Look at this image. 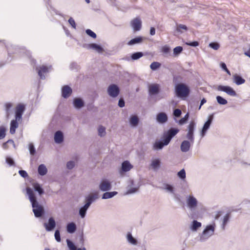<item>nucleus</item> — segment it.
Here are the masks:
<instances>
[{
  "label": "nucleus",
  "instance_id": "obj_60",
  "mask_svg": "<svg viewBox=\"0 0 250 250\" xmlns=\"http://www.w3.org/2000/svg\"><path fill=\"white\" fill-rule=\"evenodd\" d=\"M150 34L152 36L155 34V29L153 27H151L150 29Z\"/></svg>",
  "mask_w": 250,
  "mask_h": 250
},
{
  "label": "nucleus",
  "instance_id": "obj_19",
  "mask_svg": "<svg viewBox=\"0 0 250 250\" xmlns=\"http://www.w3.org/2000/svg\"><path fill=\"white\" fill-rule=\"evenodd\" d=\"M63 136L62 132L60 131H57L55 134L54 140L56 143H61L63 141Z\"/></svg>",
  "mask_w": 250,
  "mask_h": 250
},
{
  "label": "nucleus",
  "instance_id": "obj_42",
  "mask_svg": "<svg viewBox=\"0 0 250 250\" xmlns=\"http://www.w3.org/2000/svg\"><path fill=\"white\" fill-rule=\"evenodd\" d=\"M34 189L37 191L40 194H42L43 193V191L42 189L40 187V185L38 183H36L33 185Z\"/></svg>",
  "mask_w": 250,
  "mask_h": 250
},
{
  "label": "nucleus",
  "instance_id": "obj_58",
  "mask_svg": "<svg viewBox=\"0 0 250 250\" xmlns=\"http://www.w3.org/2000/svg\"><path fill=\"white\" fill-rule=\"evenodd\" d=\"M19 172V174L24 178H25L28 176L27 172L24 170H21Z\"/></svg>",
  "mask_w": 250,
  "mask_h": 250
},
{
  "label": "nucleus",
  "instance_id": "obj_14",
  "mask_svg": "<svg viewBox=\"0 0 250 250\" xmlns=\"http://www.w3.org/2000/svg\"><path fill=\"white\" fill-rule=\"evenodd\" d=\"M214 225L208 226L203 231V235L209 237L214 233Z\"/></svg>",
  "mask_w": 250,
  "mask_h": 250
},
{
  "label": "nucleus",
  "instance_id": "obj_10",
  "mask_svg": "<svg viewBox=\"0 0 250 250\" xmlns=\"http://www.w3.org/2000/svg\"><path fill=\"white\" fill-rule=\"evenodd\" d=\"M55 221L52 217L49 219L48 223H45L44 224V226L46 230L48 231L52 230L55 228Z\"/></svg>",
  "mask_w": 250,
  "mask_h": 250
},
{
  "label": "nucleus",
  "instance_id": "obj_28",
  "mask_svg": "<svg viewBox=\"0 0 250 250\" xmlns=\"http://www.w3.org/2000/svg\"><path fill=\"white\" fill-rule=\"evenodd\" d=\"M160 165V161L157 159L152 161L151 163V166L154 169L158 168Z\"/></svg>",
  "mask_w": 250,
  "mask_h": 250
},
{
  "label": "nucleus",
  "instance_id": "obj_52",
  "mask_svg": "<svg viewBox=\"0 0 250 250\" xmlns=\"http://www.w3.org/2000/svg\"><path fill=\"white\" fill-rule=\"evenodd\" d=\"M181 114H182L181 110L179 109H176L174 110L173 115L176 117H180L181 116Z\"/></svg>",
  "mask_w": 250,
  "mask_h": 250
},
{
  "label": "nucleus",
  "instance_id": "obj_2",
  "mask_svg": "<svg viewBox=\"0 0 250 250\" xmlns=\"http://www.w3.org/2000/svg\"><path fill=\"white\" fill-rule=\"evenodd\" d=\"M179 129L176 128H171L164 135V142H156L153 145L154 149H161L165 145L168 144L171 138L174 136L178 132Z\"/></svg>",
  "mask_w": 250,
  "mask_h": 250
},
{
  "label": "nucleus",
  "instance_id": "obj_59",
  "mask_svg": "<svg viewBox=\"0 0 250 250\" xmlns=\"http://www.w3.org/2000/svg\"><path fill=\"white\" fill-rule=\"evenodd\" d=\"M118 105L121 107H123L125 106V102L123 99H120L119 100V103H118Z\"/></svg>",
  "mask_w": 250,
  "mask_h": 250
},
{
  "label": "nucleus",
  "instance_id": "obj_62",
  "mask_svg": "<svg viewBox=\"0 0 250 250\" xmlns=\"http://www.w3.org/2000/svg\"><path fill=\"white\" fill-rule=\"evenodd\" d=\"M90 205V203L89 202H86L85 204L84 205V206L83 207V208L86 209V210L89 208V207Z\"/></svg>",
  "mask_w": 250,
  "mask_h": 250
},
{
  "label": "nucleus",
  "instance_id": "obj_44",
  "mask_svg": "<svg viewBox=\"0 0 250 250\" xmlns=\"http://www.w3.org/2000/svg\"><path fill=\"white\" fill-rule=\"evenodd\" d=\"M170 47L167 45H165L161 48V51L164 54H167L170 52Z\"/></svg>",
  "mask_w": 250,
  "mask_h": 250
},
{
  "label": "nucleus",
  "instance_id": "obj_41",
  "mask_svg": "<svg viewBox=\"0 0 250 250\" xmlns=\"http://www.w3.org/2000/svg\"><path fill=\"white\" fill-rule=\"evenodd\" d=\"M5 110H6V117L7 118H8L10 115L9 110H10V108L12 107V104L11 103H6L5 104Z\"/></svg>",
  "mask_w": 250,
  "mask_h": 250
},
{
  "label": "nucleus",
  "instance_id": "obj_9",
  "mask_svg": "<svg viewBox=\"0 0 250 250\" xmlns=\"http://www.w3.org/2000/svg\"><path fill=\"white\" fill-rule=\"evenodd\" d=\"M160 85L157 83L151 84L148 86L149 93L151 95H156L159 92Z\"/></svg>",
  "mask_w": 250,
  "mask_h": 250
},
{
  "label": "nucleus",
  "instance_id": "obj_23",
  "mask_svg": "<svg viewBox=\"0 0 250 250\" xmlns=\"http://www.w3.org/2000/svg\"><path fill=\"white\" fill-rule=\"evenodd\" d=\"M190 143L188 141H184L181 145V149L183 152H187L190 148Z\"/></svg>",
  "mask_w": 250,
  "mask_h": 250
},
{
  "label": "nucleus",
  "instance_id": "obj_29",
  "mask_svg": "<svg viewBox=\"0 0 250 250\" xmlns=\"http://www.w3.org/2000/svg\"><path fill=\"white\" fill-rule=\"evenodd\" d=\"M139 119L136 116H133L130 119V123L131 125L136 126L138 125Z\"/></svg>",
  "mask_w": 250,
  "mask_h": 250
},
{
  "label": "nucleus",
  "instance_id": "obj_15",
  "mask_svg": "<svg viewBox=\"0 0 250 250\" xmlns=\"http://www.w3.org/2000/svg\"><path fill=\"white\" fill-rule=\"evenodd\" d=\"M72 93L71 88L68 85H65L62 88V96L65 98L69 97Z\"/></svg>",
  "mask_w": 250,
  "mask_h": 250
},
{
  "label": "nucleus",
  "instance_id": "obj_31",
  "mask_svg": "<svg viewBox=\"0 0 250 250\" xmlns=\"http://www.w3.org/2000/svg\"><path fill=\"white\" fill-rule=\"evenodd\" d=\"M89 46L90 48L96 50L98 52H102L103 51L102 47L96 43H91L89 44Z\"/></svg>",
  "mask_w": 250,
  "mask_h": 250
},
{
  "label": "nucleus",
  "instance_id": "obj_61",
  "mask_svg": "<svg viewBox=\"0 0 250 250\" xmlns=\"http://www.w3.org/2000/svg\"><path fill=\"white\" fill-rule=\"evenodd\" d=\"M166 189L168 190H169V191L172 192L173 190V187L169 185H167L166 186Z\"/></svg>",
  "mask_w": 250,
  "mask_h": 250
},
{
  "label": "nucleus",
  "instance_id": "obj_18",
  "mask_svg": "<svg viewBox=\"0 0 250 250\" xmlns=\"http://www.w3.org/2000/svg\"><path fill=\"white\" fill-rule=\"evenodd\" d=\"M18 121H19L15 118V120H13L11 122L10 132L12 134H15L16 129L18 127L19 124Z\"/></svg>",
  "mask_w": 250,
  "mask_h": 250
},
{
  "label": "nucleus",
  "instance_id": "obj_30",
  "mask_svg": "<svg viewBox=\"0 0 250 250\" xmlns=\"http://www.w3.org/2000/svg\"><path fill=\"white\" fill-rule=\"evenodd\" d=\"M161 64L157 62H152L150 65V68L152 70H155L160 67Z\"/></svg>",
  "mask_w": 250,
  "mask_h": 250
},
{
  "label": "nucleus",
  "instance_id": "obj_6",
  "mask_svg": "<svg viewBox=\"0 0 250 250\" xmlns=\"http://www.w3.org/2000/svg\"><path fill=\"white\" fill-rule=\"evenodd\" d=\"M107 92L110 96L114 98L116 97L119 95L120 90L117 85L112 84L108 86Z\"/></svg>",
  "mask_w": 250,
  "mask_h": 250
},
{
  "label": "nucleus",
  "instance_id": "obj_25",
  "mask_svg": "<svg viewBox=\"0 0 250 250\" xmlns=\"http://www.w3.org/2000/svg\"><path fill=\"white\" fill-rule=\"evenodd\" d=\"M76 229V225L74 223H69L67 226V230L69 233H73Z\"/></svg>",
  "mask_w": 250,
  "mask_h": 250
},
{
  "label": "nucleus",
  "instance_id": "obj_26",
  "mask_svg": "<svg viewBox=\"0 0 250 250\" xmlns=\"http://www.w3.org/2000/svg\"><path fill=\"white\" fill-rule=\"evenodd\" d=\"M74 106L77 108H81L83 106V101L79 98H76L74 101Z\"/></svg>",
  "mask_w": 250,
  "mask_h": 250
},
{
  "label": "nucleus",
  "instance_id": "obj_40",
  "mask_svg": "<svg viewBox=\"0 0 250 250\" xmlns=\"http://www.w3.org/2000/svg\"><path fill=\"white\" fill-rule=\"evenodd\" d=\"M98 134L99 135L102 137L105 134V128L104 127L101 125L98 128Z\"/></svg>",
  "mask_w": 250,
  "mask_h": 250
},
{
  "label": "nucleus",
  "instance_id": "obj_7",
  "mask_svg": "<svg viewBox=\"0 0 250 250\" xmlns=\"http://www.w3.org/2000/svg\"><path fill=\"white\" fill-rule=\"evenodd\" d=\"M25 110V106L24 104H18L15 109V118L18 121L21 119L22 115Z\"/></svg>",
  "mask_w": 250,
  "mask_h": 250
},
{
  "label": "nucleus",
  "instance_id": "obj_3",
  "mask_svg": "<svg viewBox=\"0 0 250 250\" xmlns=\"http://www.w3.org/2000/svg\"><path fill=\"white\" fill-rule=\"evenodd\" d=\"M175 92L179 97H186L189 93L188 87L184 83H179L175 86Z\"/></svg>",
  "mask_w": 250,
  "mask_h": 250
},
{
  "label": "nucleus",
  "instance_id": "obj_13",
  "mask_svg": "<svg viewBox=\"0 0 250 250\" xmlns=\"http://www.w3.org/2000/svg\"><path fill=\"white\" fill-rule=\"evenodd\" d=\"M213 118V115H211L209 116L208 121L205 123L204 126L202 128V136L204 135V134L206 132L207 130L210 126V125L212 121Z\"/></svg>",
  "mask_w": 250,
  "mask_h": 250
},
{
  "label": "nucleus",
  "instance_id": "obj_51",
  "mask_svg": "<svg viewBox=\"0 0 250 250\" xmlns=\"http://www.w3.org/2000/svg\"><path fill=\"white\" fill-rule=\"evenodd\" d=\"M55 237L57 241L60 242L61 237H60V233L59 230H56L55 232Z\"/></svg>",
  "mask_w": 250,
  "mask_h": 250
},
{
  "label": "nucleus",
  "instance_id": "obj_54",
  "mask_svg": "<svg viewBox=\"0 0 250 250\" xmlns=\"http://www.w3.org/2000/svg\"><path fill=\"white\" fill-rule=\"evenodd\" d=\"M67 167L68 169H72L75 166V163L73 161H69L67 163Z\"/></svg>",
  "mask_w": 250,
  "mask_h": 250
},
{
  "label": "nucleus",
  "instance_id": "obj_33",
  "mask_svg": "<svg viewBox=\"0 0 250 250\" xmlns=\"http://www.w3.org/2000/svg\"><path fill=\"white\" fill-rule=\"evenodd\" d=\"M9 145H14V142L12 140H8L7 142L3 143L2 147L4 149H7L9 148Z\"/></svg>",
  "mask_w": 250,
  "mask_h": 250
},
{
  "label": "nucleus",
  "instance_id": "obj_34",
  "mask_svg": "<svg viewBox=\"0 0 250 250\" xmlns=\"http://www.w3.org/2000/svg\"><path fill=\"white\" fill-rule=\"evenodd\" d=\"M216 99L217 102L220 104L225 105L228 103L227 101L221 96H217L216 97Z\"/></svg>",
  "mask_w": 250,
  "mask_h": 250
},
{
  "label": "nucleus",
  "instance_id": "obj_45",
  "mask_svg": "<svg viewBox=\"0 0 250 250\" xmlns=\"http://www.w3.org/2000/svg\"><path fill=\"white\" fill-rule=\"evenodd\" d=\"M85 32L88 36H90L93 39L96 38V34L90 29H87L86 30Z\"/></svg>",
  "mask_w": 250,
  "mask_h": 250
},
{
  "label": "nucleus",
  "instance_id": "obj_64",
  "mask_svg": "<svg viewBox=\"0 0 250 250\" xmlns=\"http://www.w3.org/2000/svg\"><path fill=\"white\" fill-rule=\"evenodd\" d=\"M244 54L249 57V58H250V49L248 51H246V52H245L244 53Z\"/></svg>",
  "mask_w": 250,
  "mask_h": 250
},
{
  "label": "nucleus",
  "instance_id": "obj_24",
  "mask_svg": "<svg viewBox=\"0 0 250 250\" xmlns=\"http://www.w3.org/2000/svg\"><path fill=\"white\" fill-rule=\"evenodd\" d=\"M38 170L39 173L42 176L45 175L47 172L46 167L43 164H41L39 166Z\"/></svg>",
  "mask_w": 250,
  "mask_h": 250
},
{
  "label": "nucleus",
  "instance_id": "obj_43",
  "mask_svg": "<svg viewBox=\"0 0 250 250\" xmlns=\"http://www.w3.org/2000/svg\"><path fill=\"white\" fill-rule=\"evenodd\" d=\"M67 246L70 250H77V248L75 245L70 240H67Z\"/></svg>",
  "mask_w": 250,
  "mask_h": 250
},
{
  "label": "nucleus",
  "instance_id": "obj_1",
  "mask_svg": "<svg viewBox=\"0 0 250 250\" xmlns=\"http://www.w3.org/2000/svg\"><path fill=\"white\" fill-rule=\"evenodd\" d=\"M26 192L29 196V200L32 203V206L33 208V211L35 216L36 217H41L44 212L43 207L38 204L34 192L31 188H27Z\"/></svg>",
  "mask_w": 250,
  "mask_h": 250
},
{
  "label": "nucleus",
  "instance_id": "obj_47",
  "mask_svg": "<svg viewBox=\"0 0 250 250\" xmlns=\"http://www.w3.org/2000/svg\"><path fill=\"white\" fill-rule=\"evenodd\" d=\"M188 114L187 113L184 117L182 118V119H181L179 121V124L180 125H183L184 124H185L186 121L188 120Z\"/></svg>",
  "mask_w": 250,
  "mask_h": 250
},
{
  "label": "nucleus",
  "instance_id": "obj_27",
  "mask_svg": "<svg viewBox=\"0 0 250 250\" xmlns=\"http://www.w3.org/2000/svg\"><path fill=\"white\" fill-rule=\"evenodd\" d=\"M117 192L116 191H112L109 192H105L103 194L102 198L103 199H108L113 197L114 195H116Z\"/></svg>",
  "mask_w": 250,
  "mask_h": 250
},
{
  "label": "nucleus",
  "instance_id": "obj_21",
  "mask_svg": "<svg viewBox=\"0 0 250 250\" xmlns=\"http://www.w3.org/2000/svg\"><path fill=\"white\" fill-rule=\"evenodd\" d=\"M143 41V38L141 36H139L134 39H131L130 41L127 42V45H132L135 44L140 43L142 42Z\"/></svg>",
  "mask_w": 250,
  "mask_h": 250
},
{
  "label": "nucleus",
  "instance_id": "obj_22",
  "mask_svg": "<svg viewBox=\"0 0 250 250\" xmlns=\"http://www.w3.org/2000/svg\"><path fill=\"white\" fill-rule=\"evenodd\" d=\"M133 166L127 161H124L122 165V169L123 171L126 172L130 170Z\"/></svg>",
  "mask_w": 250,
  "mask_h": 250
},
{
  "label": "nucleus",
  "instance_id": "obj_12",
  "mask_svg": "<svg viewBox=\"0 0 250 250\" xmlns=\"http://www.w3.org/2000/svg\"><path fill=\"white\" fill-rule=\"evenodd\" d=\"M187 204L190 208H195L197 205V201L192 196H189L187 199Z\"/></svg>",
  "mask_w": 250,
  "mask_h": 250
},
{
  "label": "nucleus",
  "instance_id": "obj_17",
  "mask_svg": "<svg viewBox=\"0 0 250 250\" xmlns=\"http://www.w3.org/2000/svg\"><path fill=\"white\" fill-rule=\"evenodd\" d=\"M38 70V73L41 79L44 78L43 74L46 73L48 72V68L46 66H41L37 68Z\"/></svg>",
  "mask_w": 250,
  "mask_h": 250
},
{
  "label": "nucleus",
  "instance_id": "obj_37",
  "mask_svg": "<svg viewBox=\"0 0 250 250\" xmlns=\"http://www.w3.org/2000/svg\"><path fill=\"white\" fill-rule=\"evenodd\" d=\"M6 135V128L3 126H0V140L3 139Z\"/></svg>",
  "mask_w": 250,
  "mask_h": 250
},
{
  "label": "nucleus",
  "instance_id": "obj_5",
  "mask_svg": "<svg viewBox=\"0 0 250 250\" xmlns=\"http://www.w3.org/2000/svg\"><path fill=\"white\" fill-rule=\"evenodd\" d=\"M217 90L219 91L225 92L229 95L231 96H235L236 95V93L235 90L232 87L229 86H224L220 85L218 86Z\"/></svg>",
  "mask_w": 250,
  "mask_h": 250
},
{
  "label": "nucleus",
  "instance_id": "obj_55",
  "mask_svg": "<svg viewBox=\"0 0 250 250\" xmlns=\"http://www.w3.org/2000/svg\"><path fill=\"white\" fill-rule=\"evenodd\" d=\"M6 161L7 164H8L10 166H12L14 164V162L13 160L10 157H7L6 158Z\"/></svg>",
  "mask_w": 250,
  "mask_h": 250
},
{
  "label": "nucleus",
  "instance_id": "obj_48",
  "mask_svg": "<svg viewBox=\"0 0 250 250\" xmlns=\"http://www.w3.org/2000/svg\"><path fill=\"white\" fill-rule=\"evenodd\" d=\"M209 46L214 50H217L219 49L220 45L217 42H211L209 44Z\"/></svg>",
  "mask_w": 250,
  "mask_h": 250
},
{
  "label": "nucleus",
  "instance_id": "obj_50",
  "mask_svg": "<svg viewBox=\"0 0 250 250\" xmlns=\"http://www.w3.org/2000/svg\"><path fill=\"white\" fill-rule=\"evenodd\" d=\"M68 22L69 23V24L72 26V27L73 28L76 29V24L74 20L72 18L70 17L69 19Z\"/></svg>",
  "mask_w": 250,
  "mask_h": 250
},
{
  "label": "nucleus",
  "instance_id": "obj_63",
  "mask_svg": "<svg viewBox=\"0 0 250 250\" xmlns=\"http://www.w3.org/2000/svg\"><path fill=\"white\" fill-rule=\"evenodd\" d=\"M221 66L222 68L224 70H225L227 69V66L224 62L221 63Z\"/></svg>",
  "mask_w": 250,
  "mask_h": 250
},
{
  "label": "nucleus",
  "instance_id": "obj_32",
  "mask_svg": "<svg viewBox=\"0 0 250 250\" xmlns=\"http://www.w3.org/2000/svg\"><path fill=\"white\" fill-rule=\"evenodd\" d=\"M127 239L128 241L133 245H136L137 244V241L133 237L131 234L129 233L127 235Z\"/></svg>",
  "mask_w": 250,
  "mask_h": 250
},
{
  "label": "nucleus",
  "instance_id": "obj_36",
  "mask_svg": "<svg viewBox=\"0 0 250 250\" xmlns=\"http://www.w3.org/2000/svg\"><path fill=\"white\" fill-rule=\"evenodd\" d=\"M201 226V223L197 222V221H193L192 223V225L191 227V229L193 230H196L198 228Z\"/></svg>",
  "mask_w": 250,
  "mask_h": 250
},
{
  "label": "nucleus",
  "instance_id": "obj_35",
  "mask_svg": "<svg viewBox=\"0 0 250 250\" xmlns=\"http://www.w3.org/2000/svg\"><path fill=\"white\" fill-rule=\"evenodd\" d=\"M97 198V194L95 195H89L86 198V202H89L90 204L92 202Z\"/></svg>",
  "mask_w": 250,
  "mask_h": 250
},
{
  "label": "nucleus",
  "instance_id": "obj_39",
  "mask_svg": "<svg viewBox=\"0 0 250 250\" xmlns=\"http://www.w3.org/2000/svg\"><path fill=\"white\" fill-rule=\"evenodd\" d=\"M183 51V47L181 46H177L173 49V54L175 56H177Z\"/></svg>",
  "mask_w": 250,
  "mask_h": 250
},
{
  "label": "nucleus",
  "instance_id": "obj_8",
  "mask_svg": "<svg viewBox=\"0 0 250 250\" xmlns=\"http://www.w3.org/2000/svg\"><path fill=\"white\" fill-rule=\"evenodd\" d=\"M195 125V122L191 121L190 122L188 126V131L187 135V138L191 142H193L194 140L193 131Z\"/></svg>",
  "mask_w": 250,
  "mask_h": 250
},
{
  "label": "nucleus",
  "instance_id": "obj_16",
  "mask_svg": "<svg viewBox=\"0 0 250 250\" xmlns=\"http://www.w3.org/2000/svg\"><path fill=\"white\" fill-rule=\"evenodd\" d=\"M157 121L160 123H165L167 121V116L165 113L161 112L157 115Z\"/></svg>",
  "mask_w": 250,
  "mask_h": 250
},
{
  "label": "nucleus",
  "instance_id": "obj_46",
  "mask_svg": "<svg viewBox=\"0 0 250 250\" xmlns=\"http://www.w3.org/2000/svg\"><path fill=\"white\" fill-rule=\"evenodd\" d=\"M182 30L187 31L188 30L187 27L184 24H179L177 26V31L178 32H182Z\"/></svg>",
  "mask_w": 250,
  "mask_h": 250
},
{
  "label": "nucleus",
  "instance_id": "obj_56",
  "mask_svg": "<svg viewBox=\"0 0 250 250\" xmlns=\"http://www.w3.org/2000/svg\"><path fill=\"white\" fill-rule=\"evenodd\" d=\"M29 150H30V153L32 155L34 154V153L35 152V149L34 148V146L32 144H30L29 145Z\"/></svg>",
  "mask_w": 250,
  "mask_h": 250
},
{
  "label": "nucleus",
  "instance_id": "obj_4",
  "mask_svg": "<svg viewBox=\"0 0 250 250\" xmlns=\"http://www.w3.org/2000/svg\"><path fill=\"white\" fill-rule=\"evenodd\" d=\"M130 25L134 32L140 30L142 28V21L140 18L136 17L130 21Z\"/></svg>",
  "mask_w": 250,
  "mask_h": 250
},
{
  "label": "nucleus",
  "instance_id": "obj_57",
  "mask_svg": "<svg viewBox=\"0 0 250 250\" xmlns=\"http://www.w3.org/2000/svg\"><path fill=\"white\" fill-rule=\"evenodd\" d=\"M186 44L191 46H197L199 45V42L197 41H194L189 43L187 42Z\"/></svg>",
  "mask_w": 250,
  "mask_h": 250
},
{
  "label": "nucleus",
  "instance_id": "obj_38",
  "mask_svg": "<svg viewBox=\"0 0 250 250\" xmlns=\"http://www.w3.org/2000/svg\"><path fill=\"white\" fill-rule=\"evenodd\" d=\"M143 56V54L142 52H136L132 54L131 59L135 60H137Z\"/></svg>",
  "mask_w": 250,
  "mask_h": 250
},
{
  "label": "nucleus",
  "instance_id": "obj_20",
  "mask_svg": "<svg viewBox=\"0 0 250 250\" xmlns=\"http://www.w3.org/2000/svg\"><path fill=\"white\" fill-rule=\"evenodd\" d=\"M233 79L234 83H235L237 85L242 84L245 82V80L237 74L234 75Z\"/></svg>",
  "mask_w": 250,
  "mask_h": 250
},
{
  "label": "nucleus",
  "instance_id": "obj_11",
  "mask_svg": "<svg viewBox=\"0 0 250 250\" xmlns=\"http://www.w3.org/2000/svg\"><path fill=\"white\" fill-rule=\"evenodd\" d=\"M99 187L101 190L107 191L111 189V186L108 181L105 180L102 181Z\"/></svg>",
  "mask_w": 250,
  "mask_h": 250
},
{
  "label": "nucleus",
  "instance_id": "obj_53",
  "mask_svg": "<svg viewBox=\"0 0 250 250\" xmlns=\"http://www.w3.org/2000/svg\"><path fill=\"white\" fill-rule=\"evenodd\" d=\"M86 209L83 208V207L81 208L80 209V214L82 218H83L85 216Z\"/></svg>",
  "mask_w": 250,
  "mask_h": 250
},
{
  "label": "nucleus",
  "instance_id": "obj_49",
  "mask_svg": "<svg viewBox=\"0 0 250 250\" xmlns=\"http://www.w3.org/2000/svg\"><path fill=\"white\" fill-rule=\"evenodd\" d=\"M178 175L179 177L182 179H185L186 178V172L184 169L181 170L178 173Z\"/></svg>",
  "mask_w": 250,
  "mask_h": 250
}]
</instances>
